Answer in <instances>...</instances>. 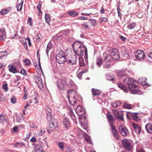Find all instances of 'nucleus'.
<instances>
[{
  "mask_svg": "<svg viewBox=\"0 0 152 152\" xmlns=\"http://www.w3.org/2000/svg\"><path fill=\"white\" fill-rule=\"evenodd\" d=\"M53 127V126L51 125V124H50V123L49 124L47 128V130L48 133H50L51 131L54 129Z\"/></svg>",
  "mask_w": 152,
  "mask_h": 152,
  "instance_id": "33",
  "label": "nucleus"
},
{
  "mask_svg": "<svg viewBox=\"0 0 152 152\" xmlns=\"http://www.w3.org/2000/svg\"><path fill=\"white\" fill-rule=\"evenodd\" d=\"M23 2V0H21V4H18L16 5V7L18 11H20L22 10Z\"/></svg>",
  "mask_w": 152,
  "mask_h": 152,
  "instance_id": "30",
  "label": "nucleus"
},
{
  "mask_svg": "<svg viewBox=\"0 0 152 152\" xmlns=\"http://www.w3.org/2000/svg\"><path fill=\"white\" fill-rule=\"evenodd\" d=\"M30 126L31 128L36 129L37 128V126L34 124H32L30 125Z\"/></svg>",
  "mask_w": 152,
  "mask_h": 152,
  "instance_id": "61",
  "label": "nucleus"
},
{
  "mask_svg": "<svg viewBox=\"0 0 152 152\" xmlns=\"http://www.w3.org/2000/svg\"><path fill=\"white\" fill-rule=\"evenodd\" d=\"M132 118L133 119V120H135V121H137L139 120V118H138V116H137V114H134L132 115Z\"/></svg>",
  "mask_w": 152,
  "mask_h": 152,
  "instance_id": "53",
  "label": "nucleus"
},
{
  "mask_svg": "<svg viewBox=\"0 0 152 152\" xmlns=\"http://www.w3.org/2000/svg\"><path fill=\"white\" fill-rule=\"evenodd\" d=\"M6 37V33H2L1 34L0 36V40H3Z\"/></svg>",
  "mask_w": 152,
  "mask_h": 152,
  "instance_id": "50",
  "label": "nucleus"
},
{
  "mask_svg": "<svg viewBox=\"0 0 152 152\" xmlns=\"http://www.w3.org/2000/svg\"><path fill=\"white\" fill-rule=\"evenodd\" d=\"M7 53L6 51H2L0 52V59L6 56H7V54L6 55H5Z\"/></svg>",
  "mask_w": 152,
  "mask_h": 152,
  "instance_id": "44",
  "label": "nucleus"
},
{
  "mask_svg": "<svg viewBox=\"0 0 152 152\" xmlns=\"http://www.w3.org/2000/svg\"><path fill=\"white\" fill-rule=\"evenodd\" d=\"M66 152H74V151L71 149L70 147H68L67 148Z\"/></svg>",
  "mask_w": 152,
  "mask_h": 152,
  "instance_id": "63",
  "label": "nucleus"
},
{
  "mask_svg": "<svg viewBox=\"0 0 152 152\" xmlns=\"http://www.w3.org/2000/svg\"><path fill=\"white\" fill-rule=\"evenodd\" d=\"M50 124H51V125L53 126V128L54 129L57 128L58 126L57 122L56 120L53 121V120L50 123Z\"/></svg>",
  "mask_w": 152,
  "mask_h": 152,
  "instance_id": "39",
  "label": "nucleus"
},
{
  "mask_svg": "<svg viewBox=\"0 0 152 152\" xmlns=\"http://www.w3.org/2000/svg\"><path fill=\"white\" fill-rule=\"evenodd\" d=\"M116 73L121 77H125L126 76V72L124 70H118L117 71Z\"/></svg>",
  "mask_w": 152,
  "mask_h": 152,
  "instance_id": "23",
  "label": "nucleus"
},
{
  "mask_svg": "<svg viewBox=\"0 0 152 152\" xmlns=\"http://www.w3.org/2000/svg\"><path fill=\"white\" fill-rule=\"evenodd\" d=\"M92 94L94 96H98L100 94V91L99 90L93 88L92 89Z\"/></svg>",
  "mask_w": 152,
  "mask_h": 152,
  "instance_id": "21",
  "label": "nucleus"
},
{
  "mask_svg": "<svg viewBox=\"0 0 152 152\" xmlns=\"http://www.w3.org/2000/svg\"><path fill=\"white\" fill-rule=\"evenodd\" d=\"M52 43L50 42H49L47 45L46 50V53L47 55H48L49 51L52 48Z\"/></svg>",
  "mask_w": 152,
  "mask_h": 152,
  "instance_id": "36",
  "label": "nucleus"
},
{
  "mask_svg": "<svg viewBox=\"0 0 152 152\" xmlns=\"http://www.w3.org/2000/svg\"><path fill=\"white\" fill-rule=\"evenodd\" d=\"M86 118L85 116L83 118H81L80 119L81 126L85 130L87 129L88 127V124L86 123Z\"/></svg>",
  "mask_w": 152,
  "mask_h": 152,
  "instance_id": "13",
  "label": "nucleus"
},
{
  "mask_svg": "<svg viewBox=\"0 0 152 152\" xmlns=\"http://www.w3.org/2000/svg\"><path fill=\"white\" fill-rule=\"evenodd\" d=\"M67 97L70 104L73 106L77 102V94L75 91L71 90L67 91Z\"/></svg>",
  "mask_w": 152,
  "mask_h": 152,
  "instance_id": "2",
  "label": "nucleus"
},
{
  "mask_svg": "<svg viewBox=\"0 0 152 152\" xmlns=\"http://www.w3.org/2000/svg\"><path fill=\"white\" fill-rule=\"evenodd\" d=\"M68 15H70L72 17H75L77 14V13L74 11H69L67 12Z\"/></svg>",
  "mask_w": 152,
  "mask_h": 152,
  "instance_id": "37",
  "label": "nucleus"
},
{
  "mask_svg": "<svg viewBox=\"0 0 152 152\" xmlns=\"http://www.w3.org/2000/svg\"><path fill=\"white\" fill-rule=\"evenodd\" d=\"M139 82L141 83L142 85H145L146 84V79L145 77H141L139 79Z\"/></svg>",
  "mask_w": 152,
  "mask_h": 152,
  "instance_id": "27",
  "label": "nucleus"
},
{
  "mask_svg": "<svg viewBox=\"0 0 152 152\" xmlns=\"http://www.w3.org/2000/svg\"><path fill=\"white\" fill-rule=\"evenodd\" d=\"M119 129L120 132L123 136H126L129 134V132L126 128L124 126L120 125L119 126Z\"/></svg>",
  "mask_w": 152,
  "mask_h": 152,
  "instance_id": "8",
  "label": "nucleus"
},
{
  "mask_svg": "<svg viewBox=\"0 0 152 152\" xmlns=\"http://www.w3.org/2000/svg\"><path fill=\"white\" fill-rule=\"evenodd\" d=\"M41 5L40 4H39L37 5V7L38 9L39 10V12H40V13L42 12L41 11L40 9L41 8Z\"/></svg>",
  "mask_w": 152,
  "mask_h": 152,
  "instance_id": "64",
  "label": "nucleus"
},
{
  "mask_svg": "<svg viewBox=\"0 0 152 152\" xmlns=\"http://www.w3.org/2000/svg\"><path fill=\"white\" fill-rule=\"evenodd\" d=\"M109 53L111 57V58L114 60H117L120 58V56L116 49H110Z\"/></svg>",
  "mask_w": 152,
  "mask_h": 152,
  "instance_id": "5",
  "label": "nucleus"
},
{
  "mask_svg": "<svg viewBox=\"0 0 152 152\" xmlns=\"http://www.w3.org/2000/svg\"><path fill=\"white\" fill-rule=\"evenodd\" d=\"M75 54H76L78 56H81L83 55L84 54V50H80V51L74 52Z\"/></svg>",
  "mask_w": 152,
  "mask_h": 152,
  "instance_id": "41",
  "label": "nucleus"
},
{
  "mask_svg": "<svg viewBox=\"0 0 152 152\" xmlns=\"http://www.w3.org/2000/svg\"><path fill=\"white\" fill-rule=\"evenodd\" d=\"M117 85L121 89H122L125 92H127L128 91L127 88L126 86L124 85L122 83H118Z\"/></svg>",
  "mask_w": 152,
  "mask_h": 152,
  "instance_id": "20",
  "label": "nucleus"
},
{
  "mask_svg": "<svg viewBox=\"0 0 152 152\" xmlns=\"http://www.w3.org/2000/svg\"><path fill=\"white\" fill-rule=\"evenodd\" d=\"M28 25L31 26L32 25V19L31 18L29 17L28 19Z\"/></svg>",
  "mask_w": 152,
  "mask_h": 152,
  "instance_id": "59",
  "label": "nucleus"
},
{
  "mask_svg": "<svg viewBox=\"0 0 152 152\" xmlns=\"http://www.w3.org/2000/svg\"><path fill=\"white\" fill-rule=\"evenodd\" d=\"M103 60V68L105 69L108 68L110 66V63L112 62V58L110 53H103L102 56Z\"/></svg>",
  "mask_w": 152,
  "mask_h": 152,
  "instance_id": "3",
  "label": "nucleus"
},
{
  "mask_svg": "<svg viewBox=\"0 0 152 152\" xmlns=\"http://www.w3.org/2000/svg\"><path fill=\"white\" fill-rule=\"evenodd\" d=\"M135 54L136 58L139 60L144 59L145 57V54L144 52L140 50H137Z\"/></svg>",
  "mask_w": 152,
  "mask_h": 152,
  "instance_id": "11",
  "label": "nucleus"
},
{
  "mask_svg": "<svg viewBox=\"0 0 152 152\" xmlns=\"http://www.w3.org/2000/svg\"><path fill=\"white\" fill-rule=\"evenodd\" d=\"M59 33L62 35L66 36L69 34L70 33L69 30L66 29L61 31Z\"/></svg>",
  "mask_w": 152,
  "mask_h": 152,
  "instance_id": "31",
  "label": "nucleus"
},
{
  "mask_svg": "<svg viewBox=\"0 0 152 152\" xmlns=\"http://www.w3.org/2000/svg\"><path fill=\"white\" fill-rule=\"evenodd\" d=\"M45 132V129L44 128H42L41 130L39 131V132L38 134L40 136L42 135Z\"/></svg>",
  "mask_w": 152,
  "mask_h": 152,
  "instance_id": "46",
  "label": "nucleus"
},
{
  "mask_svg": "<svg viewBox=\"0 0 152 152\" xmlns=\"http://www.w3.org/2000/svg\"><path fill=\"white\" fill-rule=\"evenodd\" d=\"M42 35L40 34H37V39L38 41H39L42 39Z\"/></svg>",
  "mask_w": 152,
  "mask_h": 152,
  "instance_id": "57",
  "label": "nucleus"
},
{
  "mask_svg": "<svg viewBox=\"0 0 152 152\" xmlns=\"http://www.w3.org/2000/svg\"><path fill=\"white\" fill-rule=\"evenodd\" d=\"M122 103L119 101H117L114 103H112V106L114 107H116L121 106Z\"/></svg>",
  "mask_w": 152,
  "mask_h": 152,
  "instance_id": "38",
  "label": "nucleus"
},
{
  "mask_svg": "<svg viewBox=\"0 0 152 152\" xmlns=\"http://www.w3.org/2000/svg\"><path fill=\"white\" fill-rule=\"evenodd\" d=\"M75 111L79 115H82L85 114L86 111L84 107L81 106H78L75 109Z\"/></svg>",
  "mask_w": 152,
  "mask_h": 152,
  "instance_id": "9",
  "label": "nucleus"
},
{
  "mask_svg": "<svg viewBox=\"0 0 152 152\" xmlns=\"http://www.w3.org/2000/svg\"><path fill=\"white\" fill-rule=\"evenodd\" d=\"M89 21L90 22L91 25L92 26H94L96 23V21L93 19H90Z\"/></svg>",
  "mask_w": 152,
  "mask_h": 152,
  "instance_id": "55",
  "label": "nucleus"
},
{
  "mask_svg": "<svg viewBox=\"0 0 152 152\" xmlns=\"http://www.w3.org/2000/svg\"><path fill=\"white\" fill-rule=\"evenodd\" d=\"M107 76L108 77H109V78H107L108 80L112 81L113 83H115L116 79L115 77L113 76V74H110Z\"/></svg>",
  "mask_w": 152,
  "mask_h": 152,
  "instance_id": "22",
  "label": "nucleus"
},
{
  "mask_svg": "<svg viewBox=\"0 0 152 152\" xmlns=\"http://www.w3.org/2000/svg\"><path fill=\"white\" fill-rule=\"evenodd\" d=\"M45 19L47 23H49L50 21V18L49 15L48 14H46L45 15Z\"/></svg>",
  "mask_w": 152,
  "mask_h": 152,
  "instance_id": "45",
  "label": "nucleus"
},
{
  "mask_svg": "<svg viewBox=\"0 0 152 152\" xmlns=\"http://www.w3.org/2000/svg\"><path fill=\"white\" fill-rule=\"evenodd\" d=\"M66 79L65 78H63L61 80L58 81L57 85L60 89L63 90L64 89L66 86Z\"/></svg>",
  "mask_w": 152,
  "mask_h": 152,
  "instance_id": "7",
  "label": "nucleus"
},
{
  "mask_svg": "<svg viewBox=\"0 0 152 152\" xmlns=\"http://www.w3.org/2000/svg\"><path fill=\"white\" fill-rule=\"evenodd\" d=\"M129 57V55L126 51H124L122 52V54L121 57L123 60H125L127 58H128Z\"/></svg>",
  "mask_w": 152,
  "mask_h": 152,
  "instance_id": "26",
  "label": "nucleus"
},
{
  "mask_svg": "<svg viewBox=\"0 0 152 152\" xmlns=\"http://www.w3.org/2000/svg\"><path fill=\"white\" fill-rule=\"evenodd\" d=\"M66 81L65 83L66 85H67L69 87H72L74 85V83L71 79H66Z\"/></svg>",
  "mask_w": 152,
  "mask_h": 152,
  "instance_id": "24",
  "label": "nucleus"
},
{
  "mask_svg": "<svg viewBox=\"0 0 152 152\" xmlns=\"http://www.w3.org/2000/svg\"><path fill=\"white\" fill-rule=\"evenodd\" d=\"M16 98L15 96H13L11 99V103L13 104H14L16 103Z\"/></svg>",
  "mask_w": 152,
  "mask_h": 152,
  "instance_id": "56",
  "label": "nucleus"
},
{
  "mask_svg": "<svg viewBox=\"0 0 152 152\" xmlns=\"http://www.w3.org/2000/svg\"><path fill=\"white\" fill-rule=\"evenodd\" d=\"M2 88L4 90L6 91H7L8 90V88L7 84H4L2 86Z\"/></svg>",
  "mask_w": 152,
  "mask_h": 152,
  "instance_id": "52",
  "label": "nucleus"
},
{
  "mask_svg": "<svg viewBox=\"0 0 152 152\" xmlns=\"http://www.w3.org/2000/svg\"><path fill=\"white\" fill-rule=\"evenodd\" d=\"M11 66V67L9 68V71L13 73H15L17 72V71L16 70V69L15 67L13 65H9L8 66L9 67H10Z\"/></svg>",
  "mask_w": 152,
  "mask_h": 152,
  "instance_id": "25",
  "label": "nucleus"
},
{
  "mask_svg": "<svg viewBox=\"0 0 152 152\" xmlns=\"http://www.w3.org/2000/svg\"><path fill=\"white\" fill-rule=\"evenodd\" d=\"M72 47L74 52L80 51V50H84V58L86 61H87L88 57V52L86 47L80 41H76L73 44Z\"/></svg>",
  "mask_w": 152,
  "mask_h": 152,
  "instance_id": "1",
  "label": "nucleus"
},
{
  "mask_svg": "<svg viewBox=\"0 0 152 152\" xmlns=\"http://www.w3.org/2000/svg\"><path fill=\"white\" fill-rule=\"evenodd\" d=\"M30 102H31V103L33 102L35 103H37V99L36 98L34 97L32 98L30 100Z\"/></svg>",
  "mask_w": 152,
  "mask_h": 152,
  "instance_id": "58",
  "label": "nucleus"
},
{
  "mask_svg": "<svg viewBox=\"0 0 152 152\" xmlns=\"http://www.w3.org/2000/svg\"><path fill=\"white\" fill-rule=\"evenodd\" d=\"M58 148L61 150V151H63L64 150V143L63 142H58Z\"/></svg>",
  "mask_w": 152,
  "mask_h": 152,
  "instance_id": "35",
  "label": "nucleus"
},
{
  "mask_svg": "<svg viewBox=\"0 0 152 152\" xmlns=\"http://www.w3.org/2000/svg\"><path fill=\"white\" fill-rule=\"evenodd\" d=\"M56 59L57 62L59 64H63L66 60L65 53L60 52L59 54L56 55Z\"/></svg>",
  "mask_w": 152,
  "mask_h": 152,
  "instance_id": "4",
  "label": "nucleus"
},
{
  "mask_svg": "<svg viewBox=\"0 0 152 152\" xmlns=\"http://www.w3.org/2000/svg\"><path fill=\"white\" fill-rule=\"evenodd\" d=\"M117 10L118 14V16L120 18H121V9L119 7V4H118L117 7Z\"/></svg>",
  "mask_w": 152,
  "mask_h": 152,
  "instance_id": "43",
  "label": "nucleus"
},
{
  "mask_svg": "<svg viewBox=\"0 0 152 152\" xmlns=\"http://www.w3.org/2000/svg\"><path fill=\"white\" fill-rule=\"evenodd\" d=\"M145 129L148 133H152V125L151 123H148L145 126Z\"/></svg>",
  "mask_w": 152,
  "mask_h": 152,
  "instance_id": "19",
  "label": "nucleus"
},
{
  "mask_svg": "<svg viewBox=\"0 0 152 152\" xmlns=\"http://www.w3.org/2000/svg\"><path fill=\"white\" fill-rule=\"evenodd\" d=\"M5 120L4 116L2 114L0 115V122L1 123H2Z\"/></svg>",
  "mask_w": 152,
  "mask_h": 152,
  "instance_id": "54",
  "label": "nucleus"
},
{
  "mask_svg": "<svg viewBox=\"0 0 152 152\" xmlns=\"http://www.w3.org/2000/svg\"><path fill=\"white\" fill-rule=\"evenodd\" d=\"M123 80L124 83L127 84L129 88V86H132L133 85L134 86L136 83V81L135 80L130 78H124Z\"/></svg>",
  "mask_w": 152,
  "mask_h": 152,
  "instance_id": "10",
  "label": "nucleus"
},
{
  "mask_svg": "<svg viewBox=\"0 0 152 152\" xmlns=\"http://www.w3.org/2000/svg\"><path fill=\"white\" fill-rule=\"evenodd\" d=\"M66 61L69 65H72L75 64L77 61V56L76 55L72 56L69 59L66 60Z\"/></svg>",
  "mask_w": 152,
  "mask_h": 152,
  "instance_id": "12",
  "label": "nucleus"
},
{
  "mask_svg": "<svg viewBox=\"0 0 152 152\" xmlns=\"http://www.w3.org/2000/svg\"><path fill=\"white\" fill-rule=\"evenodd\" d=\"M37 83V84L38 86L40 89H41L43 87V83L42 81H40V82H39Z\"/></svg>",
  "mask_w": 152,
  "mask_h": 152,
  "instance_id": "51",
  "label": "nucleus"
},
{
  "mask_svg": "<svg viewBox=\"0 0 152 152\" xmlns=\"http://www.w3.org/2000/svg\"><path fill=\"white\" fill-rule=\"evenodd\" d=\"M35 77V80L36 82L37 83L39 82H40V81H42L41 79L40 78V77L38 76H34Z\"/></svg>",
  "mask_w": 152,
  "mask_h": 152,
  "instance_id": "48",
  "label": "nucleus"
},
{
  "mask_svg": "<svg viewBox=\"0 0 152 152\" xmlns=\"http://www.w3.org/2000/svg\"><path fill=\"white\" fill-rule=\"evenodd\" d=\"M21 73L24 75H26V72L24 69L21 70Z\"/></svg>",
  "mask_w": 152,
  "mask_h": 152,
  "instance_id": "62",
  "label": "nucleus"
},
{
  "mask_svg": "<svg viewBox=\"0 0 152 152\" xmlns=\"http://www.w3.org/2000/svg\"><path fill=\"white\" fill-rule=\"evenodd\" d=\"M36 152H42V148L41 147H37L35 149Z\"/></svg>",
  "mask_w": 152,
  "mask_h": 152,
  "instance_id": "47",
  "label": "nucleus"
},
{
  "mask_svg": "<svg viewBox=\"0 0 152 152\" xmlns=\"http://www.w3.org/2000/svg\"><path fill=\"white\" fill-rule=\"evenodd\" d=\"M106 117L108 121L110 127L114 126H113V123L115 121V119L113 115L111 114H108Z\"/></svg>",
  "mask_w": 152,
  "mask_h": 152,
  "instance_id": "15",
  "label": "nucleus"
},
{
  "mask_svg": "<svg viewBox=\"0 0 152 152\" xmlns=\"http://www.w3.org/2000/svg\"><path fill=\"white\" fill-rule=\"evenodd\" d=\"M80 65L81 66L85 65V63L82 57H80L79 58Z\"/></svg>",
  "mask_w": 152,
  "mask_h": 152,
  "instance_id": "40",
  "label": "nucleus"
},
{
  "mask_svg": "<svg viewBox=\"0 0 152 152\" xmlns=\"http://www.w3.org/2000/svg\"><path fill=\"white\" fill-rule=\"evenodd\" d=\"M123 107L124 108L130 109L132 108L131 105L128 103L127 102H124Z\"/></svg>",
  "mask_w": 152,
  "mask_h": 152,
  "instance_id": "34",
  "label": "nucleus"
},
{
  "mask_svg": "<svg viewBox=\"0 0 152 152\" xmlns=\"http://www.w3.org/2000/svg\"><path fill=\"white\" fill-rule=\"evenodd\" d=\"M46 110V114H51V110L49 107H47L45 108Z\"/></svg>",
  "mask_w": 152,
  "mask_h": 152,
  "instance_id": "49",
  "label": "nucleus"
},
{
  "mask_svg": "<svg viewBox=\"0 0 152 152\" xmlns=\"http://www.w3.org/2000/svg\"><path fill=\"white\" fill-rule=\"evenodd\" d=\"M47 120L48 121H50L52 119V117L51 116V114H47Z\"/></svg>",
  "mask_w": 152,
  "mask_h": 152,
  "instance_id": "60",
  "label": "nucleus"
},
{
  "mask_svg": "<svg viewBox=\"0 0 152 152\" xmlns=\"http://www.w3.org/2000/svg\"><path fill=\"white\" fill-rule=\"evenodd\" d=\"M23 62L26 66H29L31 64V62L28 59H26L23 60Z\"/></svg>",
  "mask_w": 152,
  "mask_h": 152,
  "instance_id": "42",
  "label": "nucleus"
},
{
  "mask_svg": "<svg viewBox=\"0 0 152 152\" xmlns=\"http://www.w3.org/2000/svg\"><path fill=\"white\" fill-rule=\"evenodd\" d=\"M129 88L130 91L134 94H137L139 91L138 88L136 84L134 86L133 85L132 86H129Z\"/></svg>",
  "mask_w": 152,
  "mask_h": 152,
  "instance_id": "14",
  "label": "nucleus"
},
{
  "mask_svg": "<svg viewBox=\"0 0 152 152\" xmlns=\"http://www.w3.org/2000/svg\"><path fill=\"white\" fill-rule=\"evenodd\" d=\"M11 8L9 7L8 8L6 9L4 8L0 12V13L2 15H4L8 13L9 11L10 10Z\"/></svg>",
  "mask_w": 152,
  "mask_h": 152,
  "instance_id": "29",
  "label": "nucleus"
},
{
  "mask_svg": "<svg viewBox=\"0 0 152 152\" xmlns=\"http://www.w3.org/2000/svg\"><path fill=\"white\" fill-rule=\"evenodd\" d=\"M96 64L99 67H100L101 66L102 62H103L102 58L98 57L96 58Z\"/></svg>",
  "mask_w": 152,
  "mask_h": 152,
  "instance_id": "28",
  "label": "nucleus"
},
{
  "mask_svg": "<svg viewBox=\"0 0 152 152\" xmlns=\"http://www.w3.org/2000/svg\"><path fill=\"white\" fill-rule=\"evenodd\" d=\"M123 146L125 149L128 151H131L132 148V145L130 142L127 139L122 140Z\"/></svg>",
  "mask_w": 152,
  "mask_h": 152,
  "instance_id": "6",
  "label": "nucleus"
},
{
  "mask_svg": "<svg viewBox=\"0 0 152 152\" xmlns=\"http://www.w3.org/2000/svg\"><path fill=\"white\" fill-rule=\"evenodd\" d=\"M133 125L134 131L137 134H140L141 132L140 127L137 124H133Z\"/></svg>",
  "mask_w": 152,
  "mask_h": 152,
  "instance_id": "17",
  "label": "nucleus"
},
{
  "mask_svg": "<svg viewBox=\"0 0 152 152\" xmlns=\"http://www.w3.org/2000/svg\"><path fill=\"white\" fill-rule=\"evenodd\" d=\"M112 129V132L113 134V137L116 140H118L119 138L118 132L114 126L111 127Z\"/></svg>",
  "mask_w": 152,
  "mask_h": 152,
  "instance_id": "16",
  "label": "nucleus"
},
{
  "mask_svg": "<svg viewBox=\"0 0 152 152\" xmlns=\"http://www.w3.org/2000/svg\"><path fill=\"white\" fill-rule=\"evenodd\" d=\"M63 126L66 128L69 127L70 126V122L68 119L67 118H65L63 122Z\"/></svg>",
  "mask_w": 152,
  "mask_h": 152,
  "instance_id": "18",
  "label": "nucleus"
},
{
  "mask_svg": "<svg viewBox=\"0 0 152 152\" xmlns=\"http://www.w3.org/2000/svg\"><path fill=\"white\" fill-rule=\"evenodd\" d=\"M136 25L135 23H129L127 26V28L130 29L134 28Z\"/></svg>",
  "mask_w": 152,
  "mask_h": 152,
  "instance_id": "32",
  "label": "nucleus"
}]
</instances>
